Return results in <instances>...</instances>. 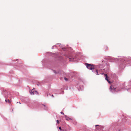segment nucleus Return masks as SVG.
I'll use <instances>...</instances> for the list:
<instances>
[{"mask_svg":"<svg viewBox=\"0 0 131 131\" xmlns=\"http://www.w3.org/2000/svg\"><path fill=\"white\" fill-rule=\"evenodd\" d=\"M123 65L125 66H130L131 64V58L130 57H123Z\"/></svg>","mask_w":131,"mask_h":131,"instance_id":"1","label":"nucleus"},{"mask_svg":"<svg viewBox=\"0 0 131 131\" xmlns=\"http://www.w3.org/2000/svg\"><path fill=\"white\" fill-rule=\"evenodd\" d=\"M86 65L87 68L91 70H92V71L94 72L96 74L98 75L100 74H99L97 70V69H95L94 68V66L92 64L86 63Z\"/></svg>","mask_w":131,"mask_h":131,"instance_id":"2","label":"nucleus"},{"mask_svg":"<svg viewBox=\"0 0 131 131\" xmlns=\"http://www.w3.org/2000/svg\"><path fill=\"white\" fill-rule=\"evenodd\" d=\"M122 88V86H119L116 88H114L112 85H111L110 88V91L112 93H115L121 90Z\"/></svg>","mask_w":131,"mask_h":131,"instance_id":"3","label":"nucleus"},{"mask_svg":"<svg viewBox=\"0 0 131 131\" xmlns=\"http://www.w3.org/2000/svg\"><path fill=\"white\" fill-rule=\"evenodd\" d=\"M67 57L69 58V59L71 60H70V61H75V59L76 58V57H74L71 54H70Z\"/></svg>","mask_w":131,"mask_h":131,"instance_id":"4","label":"nucleus"},{"mask_svg":"<svg viewBox=\"0 0 131 131\" xmlns=\"http://www.w3.org/2000/svg\"><path fill=\"white\" fill-rule=\"evenodd\" d=\"M121 61V64L119 66V71L118 72L119 73H121L123 71V61L122 60V59L121 60H120Z\"/></svg>","mask_w":131,"mask_h":131,"instance_id":"5","label":"nucleus"},{"mask_svg":"<svg viewBox=\"0 0 131 131\" xmlns=\"http://www.w3.org/2000/svg\"><path fill=\"white\" fill-rule=\"evenodd\" d=\"M102 74H104V77H105V79L109 83L111 84V82L108 79V77L106 74H104V73H102Z\"/></svg>","mask_w":131,"mask_h":131,"instance_id":"6","label":"nucleus"},{"mask_svg":"<svg viewBox=\"0 0 131 131\" xmlns=\"http://www.w3.org/2000/svg\"><path fill=\"white\" fill-rule=\"evenodd\" d=\"M34 89L33 88V89H32L31 90H30L29 91V92L30 94H31L34 95L35 94V92Z\"/></svg>","mask_w":131,"mask_h":131,"instance_id":"7","label":"nucleus"},{"mask_svg":"<svg viewBox=\"0 0 131 131\" xmlns=\"http://www.w3.org/2000/svg\"><path fill=\"white\" fill-rule=\"evenodd\" d=\"M109 59L110 60V61L111 62H113L115 61L114 58L113 57H110Z\"/></svg>","mask_w":131,"mask_h":131,"instance_id":"8","label":"nucleus"},{"mask_svg":"<svg viewBox=\"0 0 131 131\" xmlns=\"http://www.w3.org/2000/svg\"><path fill=\"white\" fill-rule=\"evenodd\" d=\"M65 116L66 119L67 121H69V120L71 119L69 117H67L66 115H65Z\"/></svg>","mask_w":131,"mask_h":131,"instance_id":"9","label":"nucleus"},{"mask_svg":"<svg viewBox=\"0 0 131 131\" xmlns=\"http://www.w3.org/2000/svg\"><path fill=\"white\" fill-rule=\"evenodd\" d=\"M5 101L6 102H8L9 103H10V101L9 100H7V99H6L5 100Z\"/></svg>","mask_w":131,"mask_h":131,"instance_id":"10","label":"nucleus"},{"mask_svg":"<svg viewBox=\"0 0 131 131\" xmlns=\"http://www.w3.org/2000/svg\"><path fill=\"white\" fill-rule=\"evenodd\" d=\"M73 76H76V75L77 73L76 72H74L73 73Z\"/></svg>","mask_w":131,"mask_h":131,"instance_id":"11","label":"nucleus"},{"mask_svg":"<svg viewBox=\"0 0 131 131\" xmlns=\"http://www.w3.org/2000/svg\"><path fill=\"white\" fill-rule=\"evenodd\" d=\"M53 70V72H54V73H55V74H57V73H59V72H56L55 70Z\"/></svg>","mask_w":131,"mask_h":131,"instance_id":"12","label":"nucleus"},{"mask_svg":"<svg viewBox=\"0 0 131 131\" xmlns=\"http://www.w3.org/2000/svg\"><path fill=\"white\" fill-rule=\"evenodd\" d=\"M63 59V58L62 57H59L58 58V59H59L61 60L62 59Z\"/></svg>","mask_w":131,"mask_h":131,"instance_id":"13","label":"nucleus"},{"mask_svg":"<svg viewBox=\"0 0 131 131\" xmlns=\"http://www.w3.org/2000/svg\"><path fill=\"white\" fill-rule=\"evenodd\" d=\"M54 47L56 48L57 47V46H55V45L53 46L52 47V49H53L54 48Z\"/></svg>","mask_w":131,"mask_h":131,"instance_id":"14","label":"nucleus"},{"mask_svg":"<svg viewBox=\"0 0 131 131\" xmlns=\"http://www.w3.org/2000/svg\"><path fill=\"white\" fill-rule=\"evenodd\" d=\"M35 94H38V92L37 91H35Z\"/></svg>","mask_w":131,"mask_h":131,"instance_id":"15","label":"nucleus"},{"mask_svg":"<svg viewBox=\"0 0 131 131\" xmlns=\"http://www.w3.org/2000/svg\"><path fill=\"white\" fill-rule=\"evenodd\" d=\"M43 105L45 106V108H44V109L45 110H46L47 109V107L45 105Z\"/></svg>","mask_w":131,"mask_h":131,"instance_id":"16","label":"nucleus"},{"mask_svg":"<svg viewBox=\"0 0 131 131\" xmlns=\"http://www.w3.org/2000/svg\"><path fill=\"white\" fill-rule=\"evenodd\" d=\"M64 79L66 81H67L68 80V78H64Z\"/></svg>","mask_w":131,"mask_h":131,"instance_id":"17","label":"nucleus"},{"mask_svg":"<svg viewBox=\"0 0 131 131\" xmlns=\"http://www.w3.org/2000/svg\"><path fill=\"white\" fill-rule=\"evenodd\" d=\"M80 88L82 90L83 89V86H82L81 87H80Z\"/></svg>","mask_w":131,"mask_h":131,"instance_id":"18","label":"nucleus"},{"mask_svg":"<svg viewBox=\"0 0 131 131\" xmlns=\"http://www.w3.org/2000/svg\"><path fill=\"white\" fill-rule=\"evenodd\" d=\"M126 118H127V117H126V118H125L124 119H123V121H124V120H126H126H127V119H126Z\"/></svg>","mask_w":131,"mask_h":131,"instance_id":"19","label":"nucleus"},{"mask_svg":"<svg viewBox=\"0 0 131 131\" xmlns=\"http://www.w3.org/2000/svg\"><path fill=\"white\" fill-rule=\"evenodd\" d=\"M59 128L60 130L62 131V129H61L60 127H59Z\"/></svg>","mask_w":131,"mask_h":131,"instance_id":"20","label":"nucleus"},{"mask_svg":"<svg viewBox=\"0 0 131 131\" xmlns=\"http://www.w3.org/2000/svg\"><path fill=\"white\" fill-rule=\"evenodd\" d=\"M60 113L61 114L64 115V113L63 112H60Z\"/></svg>","mask_w":131,"mask_h":131,"instance_id":"21","label":"nucleus"},{"mask_svg":"<svg viewBox=\"0 0 131 131\" xmlns=\"http://www.w3.org/2000/svg\"><path fill=\"white\" fill-rule=\"evenodd\" d=\"M57 123L58 124H59V121L58 120H57Z\"/></svg>","mask_w":131,"mask_h":131,"instance_id":"22","label":"nucleus"},{"mask_svg":"<svg viewBox=\"0 0 131 131\" xmlns=\"http://www.w3.org/2000/svg\"><path fill=\"white\" fill-rule=\"evenodd\" d=\"M64 93V92H63V91H62V94H63Z\"/></svg>","mask_w":131,"mask_h":131,"instance_id":"23","label":"nucleus"},{"mask_svg":"<svg viewBox=\"0 0 131 131\" xmlns=\"http://www.w3.org/2000/svg\"><path fill=\"white\" fill-rule=\"evenodd\" d=\"M99 126V125H95V126L96 127V126Z\"/></svg>","mask_w":131,"mask_h":131,"instance_id":"24","label":"nucleus"},{"mask_svg":"<svg viewBox=\"0 0 131 131\" xmlns=\"http://www.w3.org/2000/svg\"><path fill=\"white\" fill-rule=\"evenodd\" d=\"M17 103H19L20 104H21V103L20 102H17Z\"/></svg>","mask_w":131,"mask_h":131,"instance_id":"25","label":"nucleus"},{"mask_svg":"<svg viewBox=\"0 0 131 131\" xmlns=\"http://www.w3.org/2000/svg\"><path fill=\"white\" fill-rule=\"evenodd\" d=\"M49 95H50H50H50V94H49Z\"/></svg>","mask_w":131,"mask_h":131,"instance_id":"26","label":"nucleus"},{"mask_svg":"<svg viewBox=\"0 0 131 131\" xmlns=\"http://www.w3.org/2000/svg\"><path fill=\"white\" fill-rule=\"evenodd\" d=\"M52 97H53V95H52Z\"/></svg>","mask_w":131,"mask_h":131,"instance_id":"27","label":"nucleus"},{"mask_svg":"<svg viewBox=\"0 0 131 131\" xmlns=\"http://www.w3.org/2000/svg\"><path fill=\"white\" fill-rule=\"evenodd\" d=\"M18 59H17V61H18Z\"/></svg>","mask_w":131,"mask_h":131,"instance_id":"28","label":"nucleus"},{"mask_svg":"<svg viewBox=\"0 0 131 131\" xmlns=\"http://www.w3.org/2000/svg\"><path fill=\"white\" fill-rule=\"evenodd\" d=\"M48 94L47 95V96H48Z\"/></svg>","mask_w":131,"mask_h":131,"instance_id":"29","label":"nucleus"},{"mask_svg":"<svg viewBox=\"0 0 131 131\" xmlns=\"http://www.w3.org/2000/svg\"><path fill=\"white\" fill-rule=\"evenodd\" d=\"M5 96V97H6V96Z\"/></svg>","mask_w":131,"mask_h":131,"instance_id":"30","label":"nucleus"},{"mask_svg":"<svg viewBox=\"0 0 131 131\" xmlns=\"http://www.w3.org/2000/svg\"><path fill=\"white\" fill-rule=\"evenodd\" d=\"M59 44L61 45V44Z\"/></svg>","mask_w":131,"mask_h":131,"instance_id":"31","label":"nucleus"}]
</instances>
